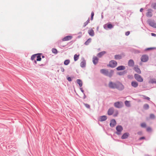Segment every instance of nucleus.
Listing matches in <instances>:
<instances>
[{"instance_id":"ea45409f","label":"nucleus","mask_w":156,"mask_h":156,"mask_svg":"<svg viewBox=\"0 0 156 156\" xmlns=\"http://www.w3.org/2000/svg\"><path fill=\"white\" fill-rule=\"evenodd\" d=\"M152 7L154 9H156V3H154L152 5Z\"/></svg>"},{"instance_id":"39448f33","label":"nucleus","mask_w":156,"mask_h":156,"mask_svg":"<svg viewBox=\"0 0 156 156\" xmlns=\"http://www.w3.org/2000/svg\"><path fill=\"white\" fill-rule=\"evenodd\" d=\"M116 130L117 132L116 133L118 134H120V132L122 131L123 129L122 127L121 126H118L116 127Z\"/></svg>"},{"instance_id":"2eb2a0df","label":"nucleus","mask_w":156,"mask_h":156,"mask_svg":"<svg viewBox=\"0 0 156 156\" xmlns=\"http://www.w3.org/2000/svg\"><path fill=\"white\" fill-rule=\"evenodd\" d=\"M131 85L133 87L136 88L138 86V83L135 81H133L131 82Z\"/></svg>"},{"instance_id":"e433bc0d","label":"nucleus","mask_w":156,"mask_h":156,"mask_svg":"<svg viewBox=\"0 0 156 156\" xmlns=\"http://www.w3.org/2000/svg\"><path fill=\"white\" fill-rule=\"evenodd\" d=\"M141 126L142 127H145L146 126V125L145 123H143L141 124Z\"/></svg>"},{"instance_id":"f3484780","label":"nucleus","mask_w":156,"mask_h":156,"mask_svg":"<svg viewBox=\"0 0 156 156\" xmlns=\"http://www.w3.org/2000/svg\"><path fill=\"white\" fill-rule=\"evenodd\" d=\"M134 70L137 73L139 74H140L141 73V71L140 69L137 66H135L134 68Z\"/></svg>"},{"instance_id":"4be33fe9","label":"nucleus","mask_w":156,"mask_h":156,"mask_svg":"<svg viewBox=\"0 0 156 156\" xmlns=\"http://www.w3.org/2000/svg\"><path fill=\"white\" fill-rule=\"evenodd\" d=\"M105 53H106V52L105 51H101V52L99 53L98 54V57H101V56L103 55H104Z\"/></svg>"},{"instance_id":"a211bd4d","label":"nucleus","mask_w":156,"mask_h":156,"mask_svg":"<svg viewBox=\"0 0 156 156\" xmlns=\"http://www.w3.org/2000/svg\"><path fill=\"white\" fill-rule=\"evenodd\" d=\"M100 72L102 73L106 76L108 71L106 69H101Z\"/></svg>"},{"instance_id":"de8ad7c7","label":"nucleus","mask_w":156,"mask_h":156,"mask_svg":"<svg viewBox=\"0 0 156 156\" xmlns=\"http://www.w3.org/2000/svg\"><path fill=\"white\" fill-rule=\"evenodd\" d=\"M94 12H92L91 13V16L93 17L94 16Z\"/></svg>"},{"instance_id":"a878e982","label":"nucleus","mask_w":156,"mask_h":156,"mask_svg":"<svg viewBox=\"0 0 156 156\" xmlns=\"http://www.w3.org/2000/svg\"><path fill=\"white\" fill-rule=\"evenodd\" d=\"M149 83H156V80L155 79H151L149 82Z\"/></svg>"},{"instance_id":"864d4df0","label":"nucleus","mask_w":156,"mask_h":156,"mask_svg":"<svg viewBox=\"0 0 156 156\" xmlns=\"http://www.w3.org/2000/svg\"><path fill=\"white\" fill-rule=\"evenodd\" d=\"M93 17L91 16V20H93Z\"/></svg>"},{"instance_id":"1a4fd4ad","label":"nucleus","mask_w":156,"mask_h":156,"mask_svg":"<svg viewBox=\"0 0 156 156\" xmlns=\"http://www.w3.org/2000/svg\"><path fill=\"white\" fill-rule=\"evenodd\" d=\"M148 23L149 25L152 27L156 28V23L153 21H149Z\"/></svg>"},{"instance_id":"9d476101","label":"nucleus","mask_w":156,"mask_h":156,"mask_svg":"<svg viewBox=\"0 0 156 156\" xmlns=\"http://www.w3.org/2000/svg\"><path fill=\"white\" fill-rule=\"evenodd\" d=\"M107 119V117L105 115L100 116L98 120L100 122H102L106 120Z\"/></svg>"},{"instance_id":"4c0bfd02","label":"nucleus","mask_w":156,"mask_h":156,"mask_svg":"<svg viewBox=\"0 0 156 156\" xmlns=\"http://www.w3.org/2000/svg\"><path fill=\"white\" fill-rule=\"evenodd\" d=\"M84 105L85 106V107L88 108H90V106L89 105L87 104H84Z\"/></svg>"},{"instance_id":"6ab92c4d","label":"nucleus","mask_w":156,"mask_h":156,"mask_svg":"<svg viewBox=\"0 0 156 156\" xmlns=\"http://www.w3.org/2000/svg\"><path fill=\"white\" fill-rule=\"evenodd\" d=\"M113 73V71L112 70H111L109 72H108L106 76H108L110 77H111Z\"/></svg>"},{"instance_id":"393cba45","label":"nucleus","mask_w":156,"mask_h":156,"mask_svg":"<svg viewBox=\"0 0 156 156\" xmlns=\"http://www.w3.org/2000/svg\"><path fill=\"white\" fill-rule=\"evenodd\" d=\"M134 62L132 60H130L128 62L129 65L130 66H132L134 65Z\"/></svg>"},{"instance_id":"37998d69","label":"nucleus","mask_w":156,"mask_h":156,"mask_svg":"<svg viewBox=\"0 0 156 156\" xmlns=\"http://www.w3.org/2000/svg\"><path fill=\"white\" fill-rule=\"evenodd\" d=\"M130 34V32L129 31H127L125 33V34L126 36H128Z\"/></svg>"},{"instance_id":"79ce46f5","label":"nucleus","mask_w":156,"mask_h":156,"mask_svg":"<svg viewBox=\"0 0 156 156\" xmlns=\"http://www.w3.org/2000/svg\"><path fill=\"white\" fill-rule=\"evenodd\" d=\"M154 48H148L146 49V50H152L154 49Z\"/></svg>"},{"instance_id":"aec40b11","label":"nucleus","mask_w":156,"mask_h":156,"mask_svg":"<svg viewBox=\"0 0 156 156\" xmlns=\"http://www.w3.org/2000/svg\"><path fill=\"white\" fill-rule=\"evenodd\" d=\"M86 61L85 60H83L80 63V65L82 67H84L86 66Z\"/></svg>"},{"instance_id":"9b49d317","label":"nucleus","mask_w":156,"mask_h":156,"mask_svg":"<svg viewBox=\"0 0 156 156\" xmlns=\"http://www.w3.org/2000/svg\"><path fill=\"white\" fill-rule=\"evenodd\" d=\"M114 111L113 108H110L108 111V114L109 115H111L112 114Z\"/></svg>"},{"instance_id":"423d86ee","label":"nucleus","mask_w":156,"mask_h":156,"mask_svg":"<svg viewBox=\"0 0 156 156\" xmlns=\"http://www.w3.org/2000/svg\"><path fill=\"white\" fill-rule=\"evenodd\" d=\"M148 59V57L147 55H144L142 56L141 58V61L144 62H146L147 61Z\"/></svg>"},{"instance_id":"f03ea898","label":"nucleus","mask_w":156,"mask_h":156,"mask_svg":"<svg viewBox=\"0 0 156 156\" xmlns=\"http://www.w3.org/2000/svg\"><path fill=\"white\" fill-rule=\"evenodd\" d=\"M134 76L135 79L138 81L140 82L143 81V78L140 75L137 74H135Z\"/></svg>"},{"instance_id":"3c124183","label":"nucleus","mask_w":156,"mask_h":156,"mask_svg":"<svg viewBox=\"0 0 156 156\" xmlns=\"http://www.w3.org/2000/svg\"><path fill=\"white\" fill-rule=\"evenodd\" d=\"M143 10V8H141L140 10V12H142Z\"/></svg>"},{"instance_id":"c756f323","label":"nucleus","mask_w":156,"mask_h":156,"mask_svg":"<svg viewBox=\"0 0 156 156\" xmlns=\"http://www.w3.org/2000/svg\"><path fill=\"white\" fill-rule=\"evenodd\" d=\"M70 62V60L69 59L66 60L64 62V64L66 65H67L69 64Z\"/></svg>"},{"instance_id":"7ed1b4c3","label":"nucleus","mask_w":156,"mask_h":156,"mask_svg":"<svg viewBox=\"0 0 156 156\" xmlns=\"http://www.w3.org/2000/svg\"><path fill=\"white\" fill-rule=\"evenodd\" d=\"M122 102L118 101L115 102L114 104V106L118 108H121L122 106Z\"/></svg>"},{"instance_id":"20e7f679","label":"nucleus","mask_w":156,"mask_h":156,"mask_svg":"<svg viewBox=\"0 0 156 156\" xmlns=\"http://www.w3.org/2000/svg\"><path fill=\"white\" fill-rule=\"evenodd\" d=\"M117 62L113 60L110 61L109 64V66L112 68L115 67L117 66Z\"/></svg>"},{"instance_id":"2f4dec72","label":"nucleus","mask_w":156,"mask_h":156,"mask_svg":"<svg viewBox=\"0 0 156 156\" xmlns=\"http://www.w3.org/2000/svg\"><path fill=\"white\" fill-rule=\"evenodd\" d=\"M144 108L145 109H147L149 108V105L147 104H145L144 105Z\"/></svg>"},{"instance_id":"8fccbe9b","label":"nucleus","mask_w":156,"mask_h":156,"mask_svg":"<svg viewBox=\"0 0 156 156\" xmlns=\"http://www.w3.org/2000/svg\"><path fill=\"white\" fill-rule=\"evenodd\" d=\"M145 137H142L140 138L139 140H141L142 139H145Z\"/></svg>"},{"instance_id":"473e14b6","label":"nucleus","mask_w":156,"mask_h":156,"mask_svg":"<svg viewBox=\"0 0 156 156\" xmlns=\"http://www.w3.org/2000/svg\"><path fill=\"white\" fill-rule=\"evenodd\" d=\"M37 54H34L32 55L31 57V59L32 60H35V58H36Z\"/></svg>"},{"instance_id":"ddd939ff","label":"nucleus","mask_w":156,"mask_h":156,"mask_svg":"<svg viewBox=\"0 0 156 156\" xmlns=\"http://www.w3.org/2000/svg\"><path fill=\"white\" fill-rule=\"evenodd\" d=\"M129 134L128 133H126L123 134L121 137L122 139H125L127 138L129 136Z\"/></svg>"},{"instance_id":"f8f14e48","label":"nucleus","mask_w":156,"mask_h":156,"mask_svg":"<svg viewBox=\"0 0 156 156\" xmlns=\"http://www.w3.org/2000/svg\"><path fill=\"white\" fill-rule=\"evenodd\" d=\"M116 124V122L115 120L114 119H112L111 120V122L110 123V126L111 127H113L114 126H115Z\"/></svg>"},{"instance_id":"c03bdc74","label":"nucleus","mask_w":156,"mask_h":156,"mask_svg":"<svg viewBox=\"0 0 156 156\" xmlns=\"http://www.w3.org/2000/svg\"><path fill=\"white\" fill-rule=\"evenodd\" d=\"M60 69H61V70L62 72H64V69L62 67H61Z\"/></svg>"},{"instance_id":"f704fd0d","label":"nucleus","mask_w":156,"mask_h":156,"mask_svg":"<svg viewBox=\"0 0 156 156\" xmlns=\"http://www.w3.org/2000/svg\"><path fill=\"white\" fill-rule=\"evenodd\" d=\"M121 58V56L119 55H115V58L116 59H120Z\"/></svg>"},{"instance_id":"f257e3e1","label":"nucleus","mask_w":156,"mask_h":156,"mask_svg":"<svg viewBox=\"0 0 156 156\" xmlns=\"http://www.w3.org/2000/svg\"><path fill=\"white\" fill-rule=\"evenodd\" d=\"M109 87L112 89H117L119 90H122L124 89V86L121 83L117 82L116 83L110 81L108 84Z\"/></svg>"},{"instance_id":"a19ab883","label":"nucleus","mask_w":156,"mask_h":156,"mask_svg":"<svg viewBox=\"0 0 156 156\" xmlns=\"http://www.w3.org/2000/svg\"><path fill=\"white\" fill-rule=\"evenodd\" d=\"M154 115L153 114H151L150 115V117L151 118L153 119L154 118Z\"/></svg>"},{"instance_id":"5fc2aeb1","label":"nucleus","mask_w":156,"mask_h":156,"mask_svg":"<svg viewBox=\"0 0 156 156\" xmlns=\"http://www.w3.org/2000/svg\"><path fill=\"white\" fill-rule=\"evenodd\" d=\"M42 57L43 58H44V56H42Z\"/></svg>"},{"instance_id":"b1692460","label":"nucleus","mask_w":156,"mask_h":156,"mask_svg":"<svg viewBox=\"0 0 156 156\" xmlns=\"http://www.w3.org/2000/svg\"><path fill=\"white\" fill-rule=\"evenodd\" d=\"M125 67L123 66H120L116 68V69L118 70H123L125 69Z\"/></svg>"},{"instance_id":"0eeeda50","label":"nucleus","mask_w":156,"mask_h":156,"mask_svg":"<svg viewBox=\"0 0 156 156\" xmlns=\"http://www.w3.org/2000/svg\"><path fill=\"white\" fill-rule=\"evenodd\" d=\"M73 38V37L71 36H66L62 39L63 41H66L71 40Z\"/></svg>"},{"instance_id":"4468645a","label":"nucleus","mask_w":156,"mask_h":156,"mask_svg":"<svg viewBox=\"0 0 156 156\" xmlns=\"http://www.w3.org/2000/svg\"><path fill=\"white\" fill-rule=\"evenodd\" d=\"M88 33L91 36H93L94 35V31L92 29H90L88 30Z\"/></svg>"},{"instance_id":"5701e85b","label":"nucleus","mask_w":156,"mask_h":156,"mask_svg":"<svg viewBox=\"0 0 156 156\" xmlns=\"http://www.w3.org/2000/svg\"><path fill=\"white\" fill-rule=\"evenodd\" d=\"M76 82L79 84L80 87H81L82 86V81L80 79H77L76 80Z\"/></svg>"},{"instance_id":"dca6fc26","label":"nucleus","mask_w":156,"mask_h":156,"mask_svg":"<svg viewBox=\"0 0 156 156\" xmlns=\"http://www.w3.org/2000/svg\"><path fill=\"white\" fill-rule=\"evenodd\" d=\"M98 61V58L96 57H94L93 58V62L94 64L95 65L97 64Z\"/></svg>"},{"instance_id":"cd10ccee","label":"nucleus","mask_w":156,"mask_h":156,"mask_svg":"<svg viewBox=\"0 0 156 156\" xmlns=\"http://www.w3.org/2000/svg\"><path fill=\"white\" fill-rule=\"evenodd\" d=\"M91 40V38H90L88 39L86 41L85 43V44L86 45H88L89 43H90Z\"/></svg>"},{"instance_id":"603ef678","label":"nucleus","mask_w":156,"mask_h":156,"mask_svg":"<svg viewBox=\"0 0 156 156\" xmlns=\"http://www.w3.org/2000/svg\"><path fill=\"white\" fill-rule=\"evenodd\" d=\"M37 60H34V62L35 63V64H37Z\"/></svg>"},{"instance_id":"49530a36","label":"nucleus","mask_w":156,"mask_h":156,"mask_svg":"<svg viewBox=\"0 0 156 156\" xmlns=\"http://www.w3.org/2000/svg\"><path fill=\"white\" fill-rule=\"evenodd\" d=\"M67 79V80L69 81H71L72 80L71 79L70 77H68Z\"/></svg>"},{"instance_id":"6e6552de","label":"nucleus","mask_w":156,"mask_h":156,"mask_svg":"<svg viewBox=\"0 0 156 156\" xmlns=\"http://www.w3.org/2000/svg\"><path fill=\"white\" fill-rule=\"evenodd\" d=\"M152 10L151 9H149L147 10V12L146 13V16L148 17H151L152 16Z\"/></svg>"},{"instance_id":"c85d7f7f","label":"nucleus","mask_w":156,"mask_h":156,"mask_svg":"<svg viewBox=\"0 0 156 156\" xmlns=\"http://www.w3.org/2000/svg\"><path fill=\"white\" fill-rule=\"evenodd\" d=\"M79 55H77L76 54H75L74 55V58L75 61H77L79 58Z\"/></svg>"},{"instance_id":"c9c22d12","label":"nucleus","mask_w":156,"mask_h":156,"mask_svg":"<svg viewBox=\"0 0 156 156\" xmlns=\"http://www.w3.org/2000/svg\"><path fill=\"white\" fill-rule=\"evenodd\" d=\"M52 52L54 53H57V50L55 48H53L52 49Z\"/></svg>"},{"instance_id":"7c9ffc66","label":"nucleus","mask_w":156,"mask_h":156,"mask_svg":"<svg viewBox=\"0 0 156 156\" xmlns=\"http://www.w3.org/2000/svg\"><path fill=\"white\" fill-rule=\"evenodd\" d=\"M125 103L126 106L127 107H129L130 106V104L129 101H126L125 102Z\"/></svg>"},{"instance_id":"a18cd8bd","label":"nucleus","mask_w":156,"mask_h":156,"mask_svg":"<svg viewBox=\"0 0 156 156\" xmlns=\"http://www.w3.org/2000/svg\"><path fill=\"white\" fill-rule=\"evenodd\" d=\"M144 98H145V99H147L148 100H149L150 99V98L148 97H147L145 96H144Z\"/></svg>"},{"instance_id":"72a5a7b5","label":"nucleus","mask_w":156,"mask_h":156,"mask_svg":"<svg viewBox=\"0 0 156 156\" xmlns=\"http://www.w3.org/2000/svg\"><path fill=\"white\" fill-rule=\"evenodd\" d=\"M90 20L89 19L84 23L83 27H85L86 26H87L88 24L89 23Z\"/></svg>"},{"instance_id":"09e8293b","label":"nucleus","mask_w":156,"mask_h":156,"mask_svg":"<svg viewBox=\"0 0 156 156\" xmlns=\"http://www.w3.org/2000/svg\"><path fill=\"white\" fill-rule=\"evenodd\" d=\"M151 35L152 36H156V34L153 33H151Z\"/></svg>"},{"instance_id":"bb28decb","label":"nucleus","mask_w":156,"mask_h":156,"mask_svg":"<svg viewBox=\"0 0 156 156\" xmlns=\"http://www.w3.org/2000/svg\"><path fill=\"white\" fill-rule=\"evenodd\" d=\"M105 26H106L107 28L109 29L112 28L113 27V25L111 24H107Z\"/></svg>"},{"instance_id":"58836bf2","label":"nucleus","mask_w":156,"mask_h":156,"mask_svg":"<svg viewBox=\"0 0 156 156\" xmlns=\"http://www.w3.org/2000/svg\"><path fill=\"white\" fill-rule=\"evenodd\" d=\"M147 130L148 132H151V129L150 127H148L147 128Z\"/></svg>"},{"instance_id":"412c9836","label":"nucleus","mask_w":156,"mask_h":156,"mask_svg":"<svg viewBox=\"0 0 156 156\" xmlns=\"http://www.w3.org/2000/svg\"><path fill=\"white\" fill-rule=\"evenodd\" d=\"M36 60L37 61H41V56L40 54H36Z\"/></svg>"}]
</instances>
